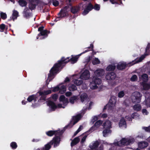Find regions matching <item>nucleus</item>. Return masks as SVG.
Masks as SVG:
<instances>
[{
  "label": "nucleus",
  "instance_id": "f257e3e1",
  "mask_svg": "<svg viewBox=\"0 0 150 150\" xmlns=\"http://www.w3.org/2000/svg\"><path fill=\"white\" fill-rule=\"evenodd\" d=\"M70 57L66 58L62 57L60 60L58 61L57 63H55L50 71V73L48 74V78L46 80V84L47 85L49 82L53 79L51 78L53 77L55 74L57 73L59 71L60 68L62 69L65 65L69 62H71L72 64H74L76 62L79 58L78 56L72 57L70 58Z\"/></svg>",
  "mask_w": 150,
  "mask_h": 150
},
{
  "label": "nucleus",
  "instance_id": "f03ea898",
  "mask_svg": "<svg viewBox=\"0 0 150 150\" xmlns=\"http://www.w3.org/2000/svg\"><path fill=\"white\" fill-rule=\"evenodd\" d=\"M60 141V138L59 137H54L52 140L44 146L42 150H49L52 145L54 148H56L59 145Z\"/></svg>",
  "mask_w": 150,
  "mask_h": 150
},
{
  "label": "nucleus",
  "instance_id": "7ed1b4c3",
  "mask_svg": "<svg viewBox=\"0 0 150 150\" xmlns=\"http://www.w3.org/2000/svg\"><path fill=\"white\" fill-rule=\"evenodd\" d=\"M133 142L132 139L125 138H122L120 141L114 143L113 144V146H122L125 145L127 146L129 145Z\"/></svg>",
  "mask_w": 150,
  "mask_h": 150
},
{
  "label": "nucleus",
  "instance_id": "20e7f679",
  "mask_svg": "<svg viewBox=\"0 0 150 150\" xmlns=\"http://www.w3.org/2000/svg\"><path fill=\"white\" fill-rule=\"evenodd\" d=\"M65 130L64 127V129L61 130L48 131L46 132V134L49 137H52L54 135H55L54 137H59L60 138V139H61V137L62 136L63 133Z\"/></svg>",
  "mask_w": 150,
  "mask_h": 150
},
{
  "label": "nucleus",
  "instance_id": "39448f33",
  "mask_svg": "<svg viewBox=\"0 0 150 150\" xmlns=\"http://www.w3.org/2000/svg\"><path fill=\"white\" fill-rule=\"evenodd\" d=\"M82 116L80 114L73 116L72 117V120L71 121L70 123L67 125L66 126L64 127L65 130L68 128H71L74 125L77 123L81 119Z\"/></svg>",
  "mask_w": 150,
  "mask_h": 150
},
{
  "label": "nucleus",
  "instance_id": "423d86ee",
  "mask_svg": "<svg viewBox=\"0 0 150 150\" xmlns=\"http://www.w3.org/2000/svg\"><path fill=\"white\" fill-rule=\"evenodd\" d=\"M142 96V94L139 92L138 91L134 92L131 97L132 102L137 103H140Z\"/></svg>",
  "mask_w": 150,
  "mask_h": 150
},
{
  "label": "nucleus",
  "instance_id": "0eeeda50",
  "mask_svg": "<svg viewBox=\"0 0 150 150\" xmlns=\"http://www.w3.org/2000/svg\"><path fill=\"white\" fill-rule=\"evenodd\" d=\"M92 83L94 84V85L93 86V89H95L98 87L97 85H99L101 83V80L98 77L95 76L93 78Z\"/></svg>",
  "mask_w": 150,
  "mask_h": 150
},
{
  "label": "nucleus",
  "instance_id": "6e6552de",
  "mask_svg": "<svg viewBox=\"0 0 150 150\" xmlns=\"http://www.w3.org/2000/svg\"><path fill=\"white\" fill-rule=\"evenodd\" d=\"M102 123L103 121L100 120H99L97 121L94 124V125L90 129L88 132H92L94 130L97 129L99 127Z\"/></svg>",
  "mask_w": 150,
  "mask_h": 150
},
{
  "label": "nucleus",
  "instance_id": "1a4fd4ad",
  "mask_svg": "<svg viewBox=\"0 0 150 150\" xmlns=\"http://www.w3.org/2000/svg\"><path fill=\"white\" fill-rule=\"evenodd\" d=\"M93 9V5L92 4L91 2H89L88 3L86 8L83 11L82 14L83 15H86Z\"/></svg>",
  "mask_w": 150,
  "mask_h": 150
},
{
  "label": "nucleus",
  "instance_id": "9d476101",
  "mask_svg": "<svg viewBox=\"0 0 150 150\" xmlns=\"http://www.w3.org/2000/svg\"><path fill=\"white\" fill-rule=\"evenodd\" d=\"M90 76V74L89 71L88 70H86L81 74L80 78L81 79L86 80L89 79Z\"/></svg>",
  "mask_w": 150,
  "mask_h": 150
},
{
  "label": "nucleus",
  "instance_id": "9b49d317",
  "mask_svg": "<svg viewBox=\"0 0 150 150\" xmlns=\"http://www.w3.org/2000/svg\"><path fill=\"white\" fill-rule=\"evenodd\" d=\"M32 11L30 12V10L27 7H25L24 9L23 14L24 17L28 18L32 16Z\"/></svg>",
  "mask_w": 150,
  "mask_h": 150
},
{
  "label": "nucleus",
  "instance_id": "f8f14e48",
  "mask_svg": "<svg viewBox=\"0 0 150 150\" xmlns=\"http://www.w3.org/2000/svg\"><path fill=\"white\" fill-rule=\"evenodd\" d=\"M116 76L115 73L112 72L108 73L105 76V78L107 80H113L115 79Z\"/></svg>",
  "mask_w": 150,
  "mask_h": 150
},
{
  "label": "nucleus",
  "instance_id": "ddd939ff",
  "mask_svg": "<svg viewBox=\"0 0 150 150\" xmlns=\"http://www.w3.org/2000/svg\"><path fill=\"white\" fill-rule=\"evenodd\" d=\"M50 33L49 31L47 30H45L40 32L38 34V36H43L40 38V39H43L47 38L48 36V34Z\"/></svg>",
  "mask_w": 150,
  "mask_h": 150
},
{
  "label": "nucleus",
  "instance_id": "4468645a",
  "mask_svg": "<svg viewBox=\"0 0 150 150\" xmlns=\"http://www.w3.org/2000/svg\"><path fill=\"white\" fill-rule=\"evenodd\" d=\"M100 142L98 141H94L89 145V147L91 149H96L100 145Z\"/></svg>",
  "mask_w": 150,
  "mask_h": 150
},
{
  "label": "nucleus",
  "instance_id": "2eb2a0df",
  "mask_svg": "<svg viewBox=\"0 0 150 150\" xmlns=\"http://www.w3.org/2000/svg\"><path fill=\"white\" fill-rule=\"evenodd\" d=\"M47 104V105L51 108L52 110L53 111H54L57 108V105L55 103L51 100L48 101Z\"/></svg>",
  "mask_w": 150,
  "mask_h": 150
},
{
  "label": "nucleus",
  "instance_id": "dca6fc26",
  "mask_svg": "<svg viewBox=\"0 0 150 150\" xmlns=\"http://www.w3.org/2000/svg\"><path fill=\"white\" fill-rule=\"evenodd\" d=\"M127 64L126 63H119L117 66V68L118 70H122L125 69L127 67Z\"/></svg>",
  "mask_w": 150,
  "mask_h": 150
},
{
  "label": "nucleus",
  "instance_id": "f3484780",
  "mask_svg": "<svg viewBox=\"0 0 150 150\" xmlns=\"http://www.w3.org/2000/svg\"><path fill=\"white\" fill-rule=\"evenodd\" d=\"M94 73L96 75V76H101L103 75L104 71L103 69H98L95 71Z\"/></svg>",
  "mask_w": 150,
  "mask_h": 150
},
{
  "label": "nucleus",
  "instance_id": "a211bd4d",
  "mask_svg": "<svg viewBox=\"0 0 150 150\" xmlns=\"http://www.w3.org/2000/svg\"><path fill=\"white\" fill-rule=\"evenodd\" d=\"M113 104V103L112 101V100L111 99H110L108 103L104 106L103 109V110L106 109L108 107V109H111L112 108Z\"/></svg>",
  "mask_w": 150,
  "mask_h": 150
},
{
  "label": "nucleus",
  "instance_id": "6ab92c4d",
  "mask_svg": "<svg viewBox=\"0 0 150 150\" xmlns=\"http://www.w3.org/2000/svg\"><path fill=\"white\" fill-rule=\"evenodd\" d=\"M37 96L35 95H32L30 96L28 98L27 100V102L28 101L29 102H31L32 100H34V102H36L37 101Z\"/></svg>",
  "mask_w": 150,
  "mask_h": 150
},
{
  "label": "nucleus",
  "instance_id": "aec40b11",
  "mask_svg": "<svg viewBox=\"0 0 150 150\" xmlns=\"http://www.w3.org/2000/svg\"><path fill=\"white\" fill-rule=\"evenodd\" d=\"M79 10V8L78 6H72L70 9L71 12L73 14L77 13Z\"/></svg>",
  "mask_w": 150,
  "mask_h": 150
},
{
  "label": "nucleus",
  "instance_id": "412c9836",
  "mask_svg": "<svg viewBox=\"0 0 150 150\" xmlns=\"http://www.w3.org/2000/svg\"><path fill=\"white\" fill-rule=\"evenodd\" d=\"M80 140V139L79 137H77L75 138L71 143V146L72 147L76 145L79 142Z\"/></svg>",
  "mask_w": 150,
  "mask_h": 150
},
{
  "label": "nucleus",
  "instance_id": "4be33fe9",
  "mask_svg": "<svg viewBox=\"0 0 150 150\" xmlns=\"http://www.w3.org/2000/svg\"><path fill=\"white\" fill-rule=\"evenodd\" d=\"M148 145V144L146 142H140L138 144L139 147L140 149H144L147 147Z\"/></svg>",
  "mask_w": 150,
  "mask_h": 150
},
{
  "label": "nucleus",
  "instance_id": "5701e85b",
  "mask_svg": "<svg viewBox=\"0 0 150 150\" xmlns=\"http://www.w3.org/2000/svg\"><path fill=\"white\" fill-rule=\"evenodd\" d=\"M104 128L110 129L111 128V124L110 121L108 120L103 123Z\"/></svg>",
  "mask_w": 150,
  "mask_h": 150
},
{
  "label": "nucleus",
  "instance_id": "b1692460",
  "mask_svg": "<svg viewBox=\"0 0 150 150\" xmlns=\"http://www.w3.org/2000/svg\"><path fill=\"white\" fill-rule=\"evenodd\" d=\"M104 129L103 131V136L104 137H106L107 136V134L110 133L111 131L110 129L104 128Z\"/></svg>",
  "mask_w": 150,
  "mask_h": 150
},
{
  "label": "nucleus",
  "instance_id": "393cba45",
  "mask_svg": "<svg viewBox=\"0 0 150 150\" xmlns=\"http://www.w3.org/2000/svg\"><path fill=\"white\" fill-rule=\"evenodd\" d=\"M124 125H126V121L123 117H122L119 123V126L121 127Z\"/></svg>",
  "mask_w": 150,
  "mask_h": 150
},
{
  "label": "nucleus",
  "instance_id": "a878e982",
  "mask_svg": "<svg viewBox=\"0 0 150 150\" xmlns=\"http://www.w3.org/2000/svg\"><path fill=\"white\" fill-rule=\"evenodd\" d=\"M93 45L92 44H91L90 45V47H88L87 48L88 49L87 50H85L84 52H82L79 55H81V54H84L85 53L87 52L90 51H93Z\"/></svg>",
  "mask_w": 150,
  "mask_h": 150
},
{
  "label": "nucleus",
  "instance_id": "bb28decb",
  "mask_svg": "<svg viewBox=\"0 0 150 150\" xmlns=\"http://www.w3.org/2000/svg\"><path fill=\"white\" fill-rule=\"evenodd\" d=\"M66 91V86L64 85H62L60 87H59V92L60 93L62 94L64 93Z\"/></svg>",
  "mask_w": 150,
  "mask_h": 150
},
{
  "label": "nucleus",
  "instance_id": "cd10ccee",
  "mask_svg": "<svg viewBox=\"0 0 150 150\" xmlns=\"http://www.w3.org/2000/svg\"><path fill=\"white\" fill-rule=\"evenodd\" d=\"M39 94L40 96L41 97L40 98L39 100H38V102H41V100H43L44 101H45L46 100V96L44 95V94H43L42 95H40V91L38 92L37 93V95L38 94Z\"/></svg>",
  "mask_w": 150,
  "mask_h": 150
},
{
  "label": "nucleus",
  "instance_id": "c85d7f7f",
  "mask_svg": "<svg viewBox=\"0 0 150 150\" xmlns=\"http://www.w3.org/2000/svg\"><path fill=\"white\" fill-rule=\"evenodd\" d=\"M74 82L76 86H78L82 84L83 81L80 78L78 79H75L74 80Z\"/></svg>",
  "mask_w": 150,
  "mask_h": 150
},
{
  "label": "nucleus",
  "instance_id": "c756f323",
  "mask_svg": "<svg viewBox=\"0 0 150 150\" xmlns=\"http://www.w3.org/2000/svg\"><path fill=\"white\" fill-rule=\"evenodd\" d=\"M88 97V96L86 93H83L80 96L81 100L82 102H83L86 100Z\"/></svg>",
  "mask_w": 150,
  "mask_h": 150
},
{
  "label": "nucleus",
  "instance_id": "7c9ffc66",
  "mask_svg": "<svg viewBox=\"0 0 150 150\" xmlns=\"http://www.w3.org/2000/svg\"><path fill=\"white\" fill-rule=\"evenodd\" d=\"M116 68V66L114 65L111 64L109 65L106 68V70L107 71H114Z\"/></svg>",
  "mask_w": 150,
  "mask_h": 150
},
{
  "label": "nucleus",
  "instance_id": "2f4dec72",
  "mask_svg": "<svg viewBox=\"0 0 150 150\" xmlns=\"http://www.w3.org/2000/svg\"><path fill=\"white\" fill-rule=\"evenodd\" d=\"M18 2L19 5L22 7L25 6L27 5V2L25 0H19Z\"/></svg>",
  "mask_w": 150,
  "mask_h": 150
},
{
  "label": "nucleus",
  "instance_id": "473e14b6",
  "mask_svg": "<svg viewBox=\"0 0 150 150\" xmlns=\"http://www.w3.org/2000/svg\"><path fill=\"white\" fill-rule=\"evenodd\" d=\"M58 16H60V17L61 18H62L67 16L68 15V13L67 12L64 11H62L61 13L60 11V12L58 13Z\"/></svg>",
  "mask_w": 150,
  "mask_h": 150
},
{
  "label": "nucleus",
  "instance_id": "72a5a7b5",
  "mask_svg": "<svg viewBox=\"0 0 150 150\" xmlns=\"http://www.w3.org/2000/svg\"><path fill=\"white\" fill-rule=\"evenodd\" d=\"M133 108L134 110L139 111L141 110L142 108L140 105L137 104L134 105L133 106Z\"/></svg>",
  "mask_w": 150,
  "mask_h": 150
},
{
  "label": "nucleus",
  "instance_id": "f704fd0d",
  "mask_svg": "<svg viewBox=\"0 0 150 150\" xmlns=\"http://www.w3.org/2000/svg\"><path fill=\"white\" fill-rule=\"evenodd\" d=\"M77 96H73L71 97L69 99V102L71 104H74L75 101L77 100Z\"/></svg>",
  "mask_w": 150,
  "mask_h": 150
},
{
  "label": "nucleus",
  "instance_id": "c9c22d12",
  "mask_svg": "<svg viewBox=\"0 0 150 150\" xmlns=\"http://www.w3.org/2000/svg\"><path fill=\"white\" fill-rule=\"evenodd\" d=\"M37 5H38L34 4L29 3L28 9L30 10L31 11H32L35 8L36 6Z\"/></svg>",
  "mask_w": 150,
  "mask_h": 150
},
{
  "label": "nucleus",
  "instance_id": "e433bc0d",
  "mask_svg": "<svg viewBox=\"0 0 150 150\" xmlns=\"http://www.w3.org/2000/svg\"><path fill=\"white\" fill-rule=\"evenodd\" d=\"M142 78L143 81L144 82H146L148 80V75L146 74H143L142 75Z\"/></svg>",
  "mask_w": 150,
  "mask_h": 150
},
{
  "label": "nucleus",
  "instance_id": "4c0bfd02",
  "mask_svg": "<svg viewBox=\"0 0 150 150\" xmlns=\"http://www.w3.org/2000/svg\"><path fill=\"white\" fill-rule=\"evenodd\" d=\"M77 89V87L74 84H72L69 87V90L70 91H74Z\"/></svg>",
  "mask_w": 150,
  "mask_h": 150
},
{
  "label": "nucleus",
  "instance_id": "58836bf2",
  "mask_svg": "<svg viewBox=\"0 0 150 150\" xmlns=\"http://www.w3.org/2000/svg\"><path fill=\"white\" fill-rule=\"evenodd\" d=\"M10 145L12 149H16L18 146L17 143L15 142H11Z\"/></svg>",
  "mask_w": 150,
  "mask_h": 150
},
{
  "label": "nucleus",
  "instance_id": "ea45409f",
  "mask_svg": "<svg viewBox=\"0 0 150 150\" xmlns=\"http://www.w3.org/2000/svg\"><path fill=\"white\" fill-rule=\"evenodd\" d=\"M148 54L145 53L144 55H142L137 61H136V63L141 62L145 58L146 56L148 55Z\"/></svg>",
  "mask_w": 150,
  "mask_h": 150
},
{
  "label": "nucleus",
  "instance_id": "a19ab883",
  "mask_svg": "<svg viewBox=\"0 0 150 150\" xmlns=\"http://www.w3.org/2000/svg\"><path fill=\"white\" fill-rule=\"evenodd\" d=\"M92 63L93 65L99 64L100 63V61L97 58H95L92 62Z\"/></svg>",
  "mask_w": 150,
  "mask_h": 150
},
{
  "label": "nucleus",
  "instance_id": "79ce46f5",
  "mask_svg": "<svg viewBox=\"0 0 150 150\" xmlns=\"http://www.w3.org/2000/svg\"><path fill=\"white\" fill-rule=\"evenodd\" d=\"M40 95L44 94L46 96V95L50 94L51 93V91L50 90H48L44 92L40 91Z\"/></svg>",
  "mask_w": 150,
  "mask_h": 150
},
{
  "label": "nucleus",
  "instance_id": "37998d69",
  "mask_svg": "<svg viewBox=\"0 0 150 150\" xmlns=\"http://www.w3.org/2000/svg\"><path fill=\"white\" fill-rule=\"evenodd\" d=\"M143 87L145 90H148L150 88V84L144 83L143 84Z\"/></svg>",
  "mask_w": 150,
  "mask_h": 150
},
{
  "label": "nucleus",
  "instance_id": "c03bdc74",
  "mask_svg": "<svg viewBox=\"0 0 150 150\" xmlns=\"http://www.w3.org/2000/svg\"><path fill=\"white\" fill-rule=\"evenodd\" d=\"M1 17L3 20H5L7 17V15L6 13L1 12L0 13Z\"/></svg>",
  "mask_w": 150,
  "mask_h": 150
},
{
  "label": "nucleus",
  "instance_id": "a18cd8bd",
  "mask_svg": "<svg viewBox=\"0 0 150 150\" xmlns=\"http://www.w3.org/2000/svg\"><path fill=\"white\" fill-rule=\"evenodd\" d=\"M18 12L16 10H14L13 11V13L12 14V16L16 19L18 16Z\"/></svg>",
  "mask_w": 150,
  "mask_h": 150
},
{
  "label": "nucleus",
  "instance_id": "49530a36",
  "mask_svg": "<svg viewBox=\"0 0 150 150\" xmlns=\"http://www.w3.org/2000/svg\"><path fill=\"white\" fill-rule=\"evenodd\" d=\"M29 3H32L38 5L40 3V0H29Z\"/></svg>",
  "mask_w": 150,
  "mask_h": 150
},
{
  "label": "nucleus",
  "instance_id": "de8ad7c7",
  "mask_svg": "<svg viewBox=\"0 0 150 150\" xmlns=\"http://www.w3.org/2000/svg\"><path fill=\"white\" fill-rule=\"evenodd\" d=\"M52 2L53 5L55 6L56 7L59 5V2L58 1L56 0H51Z\"/></svg>",
  "mask_w": 150,
  "mask_h": 150
},
{
  "label": "nucleus",
  "instance_id": "09e8293b",
  "mask_svg": "<svg viewBox=\"0 0 150 150\" xmlns=\"http://www.w3.org/2000/svg\"><path fill=\"white\" fill-rule=\"evenodd\" d=\"M93 9L96 11H99L100 8V5L96 4L94 6H93Z\"/></svg>",
  "mask_w": 150,
  "mask_h": 150
},
{
  "label": "nucleus",
  "instance_id": "8fccbe9b",
  "mask_svg": "<svg viewBox=\"0 0 150 150\" xmlns=\"http://www.w3.org/2000/svg\"><path fill=\"white\" fill-rule=\"evenodd\" d=\"M5 25L4 24H1L0 25V31L1 32H3L5 28Z\"/></svg>",
  "mask_w": 150,
  "mask_h": 150
},
{
  "label": "nucleus",
  "instance_id": "3c124183",
  "mask_svg": "<svg viewBox=\"0 0 150 150\" xmlns=\"http://www.w3.org/2000/svg\"><path fill=\"white\" fill-rule=\"evenodd\" d=\"M137 78V76L136 75H133L130 79L131 81H135Z\"/></svg>",
  "mask_w": 150,
  "mask_h": 150
},
{
  "label": "nucleus",
  "instance_id": "603ef678",
  "mask_svg": "<svg viewBox=\"0 0 150 150\" xmlns=\"http://www.w3.org/2000/svg\"><path fill=\"white\" fill-rule=\"evenodd\" d=\"M125 95V93L123 91H120L118 93V96L119 98H122Z\"/></svg>",
  "mask_w": 150,
  "mask_h": 150
},
{
  "label": "nucleus",
  "instance_id": "864d4df0",
  "mask_svg": "<svg viewBox=\"0 0 150 150\" xmlns=\"http://www.w3.org/2000/svg\"><path fill=\"white\" fill-rule=\"evenodd\" d=\"M62 102L63 105L64 106L67 105V104L69 103V101L68 98H66L64 100V101H62Z\"/></svg>",
  "mask_w": 150,
  "mask_h": 150
},
{
  "label": "nucleus",
  "instance_id": "5fc2aeb1",
  "mask_svg": "<svg viewBox=\"0 0 150 150\" xmlns=\"http://www.w3.org/2000/svg\"><path fill=\"white\" fill-rule=\"evenodd\" d=\"M59 86H57L54 87L53 90H52V91L53 92H55L56 91H59Z\"/></svg>",
  "mask_w": 150,
  "mask_h": 150
},
{
  "label": "nucleus",
  "instance_id": "6e6d98bb",
  "mask_svg": "<svg viewBox=\"0 0 150 150\" xmlns=\"http://www.w3.org/2000/svg\"><path fill=\"white\" fill-rule=\"evenodd\" d=\"M87 137V135H85L82 138L81 141V144H83L85 141Z\"/></svg>",
  "mask_w": 150,
  "mask_h": 150
},
{
  "label": "nucleus",
  "instance_id": "4d7b16f0",
  "mask_svg": "<svg viewBox=\"0 0 150 150\" xmlns=\"http://www.w3.org/2000/svg\"><path fill=\"white\" fill-rule=\"evenodd\" d=\"M65 96L64 95H61L60 96L59 98V101L60 102H62L66 99Z\"/></svg>",
  "mask_w": 150,
  "mask_h": 150
},
{
  "label": "nucleus",
  "instance_id": "13d9d810",
  "mask_svg": "<svg viewBox=\"0 0 150 150\" xmlns=\"http://www.w3.org/2000/svg\"><path fill=\"white\" fill-rule=\"evenodd\" d=\"M92 59V57L90 56H88V57L85 59V62L87 63H88Z\"/></svg>",
  "mask_w": 150,
  "mask_h": 150
},
{
  "label": "nucleus",
  "instance_id": "bf43d9fd",
  "mask_svg": "<svg viewBox=\"0 0 150 150\" xmlns=\"http://www.w3.org/2000/svg\"><path fill=\"white\" fill-rule=\"evenodd\" d=\"M98 119V117L96 116H94L91 122H92V124H93Z\"/></svg>",
  "mask_w": 150,
  "mask_h": 150
},
{
  "label": "nucleus",
  "instance_id": "052dcab7",
  "mask_svg": "<svg viewBox=\"0 0 150 150\" xmlns=\"http://www.w3.org/2000/svg\"><path fill=\"white\" fill-rule=\"evenodd\" d=\"M52 98L54 100L56 101L58 98V96L57 94H54L52 95Z\"/></svg>",
  "mask_w": 150,
  "mask_h": 150
},
{
  "label": "nucleus",
  "instance_id": "680f3d73",
  "mask_svg": "<svg viewBox=\"0 0 150 150\" xmlns=\"http://www.w3.org/2000/svg\"><path fill=\"white\" fill-rule=\"evenodd\" d=\"M139 115L138 113H137V112H134L132 114L131 117L132 118H134L136 116L138 117V116Z\"/></svg>",
  "mask_w": 150,
  "mask_h": 150
},
{
  "label": "nucleus",
  "instance_id": "e2e57ef3",
  "mask_svg": "<svg viewBox=\"0 0 150 150\" xmlns=\"http://www.w3.org/2000/svg\"><path fill=\"white\" fill-rule=\"evenodd\" d=\"M68 6H66L63 7L60 10V12L61 13L62 11H64L67 12V9L68 8Z\"/></svg>",
  "mask_w": 150,
  "mask_h": 150
},
{
  "label": "nucleus",
  "instance_id": "0e129e2a",
  "mask_svg": "<svg viewBox=\"0 0 150 150\" xmlns=\"http://www.w3.org/2000/svg\"><path fill=\"white\" fill-rule=\"evenodd\" d=\"M144 129L146 132H150V125L148 127H144Z\"/></svg>",
  "mask_w": 150,
  "mask_h": 150
},
{
  "label": "nucleus",
  "instance_id": "69168bd1",
  "mask_svg": "<svg viewBox=\"0 0 150 150\" xmlns=\"http://www.w3.org/2000/svg\"><path fill=\"white\" fill-rule=\"evenodd\" d=\"M150 48V45H149V43L147 45V46L146 48V49H145V52L146 53H149V49Z\"/></svg>",
  "mask_w": 150,
  "mask_h": 150
},
{
  "label": "nucleus",
  "instance_id": "338daca9",
  "mask_svg": "<svg viewBox=\"0 0 150 150\" xmlns=\"http://www.w3.org/2000/svg\"><path fill=\"white\" fill-rule=\"evenodd\" d=\"M44 28V27L43 26L39 27L38 28V31L40 32H41V31H42L44 30H43Z\"/></svg>",
  "mask_w": 150,
  "mask_h": 150
},
{
  "label": "nucleus",
  "instance_id": "774afa93",
  "mask_svg": "<svg viewBox=\"0 0 150 150\" xmlns=\"http://www.w3.org/2000/svg\"><path fill=\"white\" fill-rule=\"evenodd\" d=\"M142 112L143 113H145L146 115H147L148 114V112H147V110L145 109H143L142 110Z\"/></svg>",
  "mask_w": 150,
  "mask_h": 150
}]
</instances>
